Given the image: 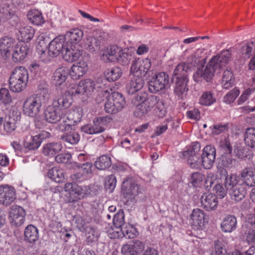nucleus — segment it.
<instances>
[{
  "label": "nucleus",
  "instance_id": "28",
  "mask_svg": "<svg viewBox=\"0 0 255 255\" xmlns=\"http://www.w3.org/2000/svg\"><path fill=\"white\" fill-rule=\"evenodd\" d=\"M71 102L69 96L60 93L56 95L53 100L52 105L60 111L70 107Z\"/></svg>",
  "mask_w": 255,
  "mask_h": 255
},
{
  "label": "nucleus",
  "instance_id": "38",
  "mask_svg": "<svg viewBox=\"0 0 255 255\" xmlns=\"http://www.w3.org/2000/svg\"><path fill=\"white\" fill-rule=\"evenodd\" d=\"M39 238L38 229L32 225L27 226L24 230V239L29 243H35Z\"/></svg>",
  "mask_w": 255,
  "mask_h": 255
},
{
  "label": "nucleus",
  "instance_id": "49",
  "mask_svg": "<svg viewBox=\"0 0 255 255\" xmlns=\"http://www.w3.org/2000/svg\"><path fill=\"white\" fill-rule=\"evenodd\" d=\"M132 59V55L128 52V49L121 48L116 61L122 65H128Z\"/></svg>",
  "mask_w": 255,
  "mask_h": 255
},
{
  "label": "nucleus",
  "instance_id": "35",
  "mask_svg": "<svg viewBox=\"0 0 255 255\" xmlns=\"http://www.w3.org/2000/svg\"><path fill=\"white\" fill-rule=\"evenodd\" d=\"M65 132L61 136V139L67 144L74 145L78 143L80 140V135L74 130L70 128L68 131L64 130Z\"/></svg>",
  "mask_w": 255,
  "mask_h": 255
},
{
  "label": "nucleus",
  "instance_id": "26",
  "mask_svg": "<svg viewBox=\"0 0 255 255\" xmlns=\"http://www.w3.org/2000/svg\"><path fill=\"white\" fill-rule=\"evenodd\" d=\"M88 71V65L85 61H81L74 64L69 70V74L74 80L83 76Z\"/></svg>",
  "mask_w": 255,
  "mask_h": 255
},
{
  "label": "nucleus",
  "instance_id": "63",
  "mask_svg": "<svg viewBox=\"0 0 255 255\" xmlns=\"http://www.w3.org/2000/svg\"><path fill=\"white\" fill-rule=\"evenodd\" d=\"M117 180L115 176L113 174L108 176L105 180V186L107 190L112 191L115 188Z\"/></svg>",
  "mask_w": 255,
  "mask_h": 255
},
{
  "label": "nucleus",
  "instance_id": "21",
  "mask_svg": "<svg viewBox=\"0 0 255 255\" xmlns=\"http://www.w3.org/2000/svg\"><path fill=\"white\" fill-rule=\"evenodd\" d=\"M144 80L141 77L133 75V77L127 83L126 89L128 94L132 95L142 90Z\"/></svg>",
  "mask_w": 255,
  "mask_h": 255
},
{
  "label": "nucleus",
  "instance_id": "48",
  "mask_svg": "<svg viewBox=\"0 0 255 255\" xmlns=\"http://www.w3.org/2000/svg\"><path fill=\"white\" fill-rule=\"evenodd\" d=\"M111 158L106 155H102L97 158L95 162V166L99 170H105L111 166Z\"/></svg>",
  "mask_w": 255,
  "mask_h": 255
},
{
  "label": "nucleus",
  "instance_id": "45",
  "mask_svg": "<svg viewBox=\"0 0 255 255\" xmlns=\"http://www.w3.org/2000/svg\"><path fill=\"white\" fill-rule=\"evenodd\" d=\"M235 80L232 72L230 69H227L224 71L222 80V84L223 88L228 89L234 85Z\"/></svg>",
  "mask_w": 255,
  "mask_h": 255
},
{
  "label": "nucleus",
  "instance_id": "18",
  "mask_svg": "<svg viewBox=\"0 0 255 255\" xmlns=\"http://www.w3.org/2000/svg\"><path fill=\"white\" fill-rule=\"evenodd\" d=\"M144 249V244L141 241L135 240L131 244L123 245L121 252L123 255H137Z\"/></svg>",
  "mask_w": 255,
  "mask_h": 255
},
{
  "label": "nucleus",
  "instance_id": "2",
  "mask_svg": "<svg viewBox=\"0 0 255 255\" xmlns=\"http://www.w3.org/2000/svg\"><path fill=\"white\" fill-rule=\"evenodd\" d=\"M28 81V72L23 67H16L11 72L8 81L9 87L13 92L24 90Z\"/></svg>",
  "mask_w": 255,
  "mask_h": 255
},
{
  "label": "nucleus",
  "instance_id": "5",
  "mask_svg": "<svg viewBox=\"0 0 255 255\" xmlns=\"http://www.w3.org/2000/svg\"><path fill=\"white\" fill-rule=\"evenodd\" d=\"M125 105L123 95L119 92H114L108 97L105 104V110L107 113L116 114L122 110Z\"/></svg>",
  "mask_w": 255,
  "mask_h": 255
},
{
  "label": "nucleus",
  "instance_id": "47",
  "mask_svg": "<svg viewBox=\"0 0 255 255\" xmlns=\"http://www.w3.org/2000/svg\"><path fill=\"white\" fill-rule=\"evenodd\" d=\"M122 74L121 69L118 67H114L111 69H108L105 72L106 79L110 82H113L119 79Z\"/></svg>",
  "mask_w": 255,
  "mask_h": 255
},
{
  "label": "nucleus",
  "instance_id": "32",
  "mask_svg": "<svg viewBox=\"0 0 255 255\" xmlns=\"http://www.w3.org/2000/svg\"><path fill=\"white\" fill-rule=\"evenodd\" d=\"M175 83L174 92L175 94L181 99H184L187 94L188 88L187 83L188 80L173 81Z\"/></svg>",
  "mask_w": 255,
  "mask_h": 255
},
{
  "label": "nucleus",
  "instance_id": "60",
  "mask_svg": "<svg viewBox=\"0 0 255 255\" xmlns=\"http://www.w3.org/2000/svg\"><path fill=\"white\" fill-rule=\"evenodd\" d=\"M190 177L191 183L194 187H199L200 186L204 179V175L198 172L193 173Z\"/></svg>",
  "mask_w": 255,
  "mask_h": 255
},
{
  "label": "nucleus",
  "instance_id": "23",
  "mask_svg": "<svg viewBox=\"0 0 255 255\" xmlns=\"http://www.w3.org/2000/svg\"><path fill=\"white\" fill-rule=\"evenodd\" d=\"M69 74V69L66 67H61L55 70L52 76V82L55 86L65 85L66 80Z\"/></svg>",
  "mask_w": 255,
  "mask_h": 255
},
{
  "label": "nucleus",
  "instance_id": "52",
  "mask_svg": "<svg viewBox=\"0 0 255 255\" xmlns=\"http://www.w3.org/2000/svg\"><path fill=\"white\" fill-rule=\"evenodd\" d=\"M187 159L189 166L193 169H199L202 166V162L200 156H182Z\"/></svg>",
  "mask_w": 255,
  "mask_h": 255
},
{
  "label": "nucleus",
  "instance_id": "46",
  "mask_svg": "<svg viewBox=\"0 0 255 255\" xmlns=\"http://www.w3.org/2000/svg\"><path fill=\"white\" fill-rule=\"evenodd\" d=\"M246 144L252 148H255V128H248L244 133Z\"/></svg>",
  "mask_w": 255,
  "mask_h": 255
},
{
  "label": "nucleus",
  "instance_id": "30",
  "mask_svg": "<svg viewBox=\"0 0 255 255\" xmlns=\"http://www.w3.org/2000/svg\"><path fill=\"white\" fill-rule=\"evenodd\" d=\"M189 70L187 64L182 62L179 64L174 70L172 81L188 80L187 73Z\"/></svg>",
  "mask_w": 255,
  "mask_h": 255
},
{
  "label": "nucleus",
  "instance_id": "11",
  "mask_svg": "<svg viewBox=\"0 0 255 255\" xmlns=\"http://www.w3.org/2000/svg\"><path fill=\"white\" fill-rule=\"evenodd\" d=\"M65 37L60 35L53 39L48 44V54L47 58H51L58 56L61 52H64V49L67 46L68 42H65Z\"/></svg>",
  "mask_w": 255,
  "mask_h": 255
},
{
  "label": "nucleus",
  "instance_id": "17",
  "mask_svg": "<svg viewBox=\"0 0 255 255\" xmlns=\"http://www.w3.org/2000/svg\"><path fill=\"white\" fill-rule=\"evenodd\" d=\"M25 212L20 206H12L9 213L10 223L12 226L18 227L21 226L25 221Z\"/></svg>",
  "mask_w": 255,
  "mask_h": 255
},
{
  "label": "nucleus",
  "instance_id": "9",
  "mask_svg": "<svg viewBox=\"0 0 255 255\" xmlns=\"http://www.w3.org/2000/svg\"><path fill=\"white\" fill-rule=\"evenodd\" d=\"M65 191L68 192L73 201L85 198L91 193L90 188L87 186H80L75 183H67L64 186Z\"/></svg>",
  "mask_w": 255,
  "mask_h": 255
},
{
  "label": "nucleus",
  "instance_id": "14",
  "mask_svg": "<svg viewBox=\"0 0 255 255\" xmlns=\"http://www.w3.org/2000/svg\"><path fill=\"white\" fill-rule=\"evenodd\" d=\"M81 111L70 110L62 117L63 125L59 126V129L63 131H68L75 124L79 123L82 118Z\"/></svg>",
  "mask_w": 255,
  "mask_h": 255
},
{
  "label": "nucleus",
  "instance_id": "54",
  "mask_svg": "<svg viewBox=\"0 0 255 255\" xmlns=\"http://www.w3.org/2000/svg\"><path fill=\"white\" fill-rule=\"evenodd\" d=\"M123 237L128 239H133L135 238L137 234V232L136 229L130 224L126 225L124 227H122Z\"/></svg>",
  "mask_w": 255,
  "mask_h": 255
},
{
  "label": "nucleus",
  "instance_id": "64",
  "mask_svg": "<svg viewBox=\"0 0 255 255\" xmlns=\"http://www.w3.org/2000/svg\"><path fill=\"white\" fill-rule=\"evenodd\" d=\"M0 101L4 104L11 102V96L7 89L2 88L0 89Z\"/></svg>",
  "mask_w": 255,
  "mask_h": 255
},
{
  "label": "nucleus",
  "instance_id": "12",
  "mask_svg": "<svg viewBox=\"0 0 255 255\" xmlns=\"http://www.w3.org/2000/svg\"><path fill=\"white\" fill-rule=\"evenodd\" d=\"M169 83L168 76L164 72L159 73L148 82V89L151 93H156L166 88Z\"/></svg>",
  "mask_w": 255,
  "mask_h": 255
},
{
  "label": "nucleus",
  "instance_id": "3",
  "mask_svg": "<svg viewBox=\"0 0 255 255\" xmlns=\"http://www.w3.org/2000/svg\"><path fill=\"white\" fill-rule=\"evenodd\" d=\"M101 87L97 83L90 79H87L79 82L78 85L71 86L69 89V93L73 96L85 95L88 96L97 88Z\"/></svg>",
  "mask_w": 255,
  "mask_h": 255
},
{
  "label": "nucleus",
  "instance_id": "51",
  "mask_svg": "<svg viewBox=\"0 0 255 255\" xmlns=\"http://www.w3.org/2000/svg\"><path fill=\"white\" fill-rule=\"evenodd\" d=\"M47 41H37V45L36 46V49L40 55V58L41 60L45 63L49 62V58H47V55L45 51V49L47 48Z\"/></svg>",
  "mask_w": 255,
  "mask_h": 255
},
{
  "label": "nucleus",
  "instance_id": "50",
  "mask_svg": "<svg viewBox=\"0 0 255 255\" xmlns=\"http://www.w3.org/2000/svg\"><path fill=\"white\" fill-rule=\"evenodd\" d=\"M201 149L200 144L198 142L192 143L187 150L182 152V156H200L199 152Z\"/></svg>",
  "mask_w": 255,
  "mask_h": 255
},
{
  "label": "nucleus",
  "instance_id": "25",
  "mask_svg": "<svg viewBox=\"0 0 255 255\" xmlns=\"http://www.w3.org/2000/svg\"><path fill=\"white\" fill-rule=\"evenodd\" d=\"M121 47L117 45L108 47L101 55V59L105 62H115L117 59Z\"/></svg>",
  "mask_w": 255,
  "mask_h": 255
},
{
  "label": "nucleus",
  "instance_id": "44",
  "mask_svg": "<svg viewBox=\"0 0 255 255\" xmlns=\"http://www.w3.org/2000/svg\"><path fill=\"white\" fill-rule=\"evenodd\" d=\"M65 37L69 39L70 44L77 43L80 42L83 37V31L78 28H74L67 31L65 34Z\"/></svg>",
  "mask_w": 255,
  "mask_h": 255
},
{
  "label": "nucleus",
  "instance_id": "33",
  "mask_svg": "<svg viewBox=\"0 0 255 255\" xmlns=\"http://www.w3.org/2000/svg\"><path fill=\"white\" fill-rule=\"evenodd\" d=\"M205 220V214L203 211L199 209L193 210L191 215L190 224L196 229L203 226Z\"/></svg>",
  "mask_w": 255,
  "mask_h": 255
},
{
  "label": "nucleus",
  "instance_id": "40",
  "mask_svg": "<svg viewBox=\"0 0 255 255\" xmlns=\"http://www.w3.org/2000/svg\"><path fill=\"white\" fill-rule=\"evenodd\" d=\"M47 176L57 183L63 182L65 179V173L64 170L57 167L49 169L47 173Z\"/></svg>",
  "mask_w": 255,
  "mask_h": 255
},
{
  "label": "nucleus",
  "instance_id": "20",
  "mask_svg": "<svg viewBox=\"0 0 255 255\" xmlns=\"http://www.w3.org/2000/svg\"><path fill=\"white\" fill-rule=\"evenodd\" d=\"M12 60L19 62L23 60L30 52V49L25 44H16L12 51Z\"/></svg>",
  "mask_w": 255,
  "mask_h": 255
},
{
  "label": "nucleus",
  "instance_id": "1",
  "mask_svg": "<svg viewBox=\"0 0 255 255\" xmlns=\"http://www.w3.org/2000/svg\"><path fill=\"white\" fill-rule=\"evenodd\" d=\"M225 177L224 185L232 200L239 202L243 200L247 194L246 186L243 183H239L240 178L236 174L227 175V171L224 169L222 171Z\"/></svg>",
  "mask_w": 255,
  "mask_h": 255
},
{
  "label": "nucleus",
  "instance_id": "13",
  "mask_svg": "<svg viewBox=\"0 0 255 255\" xmlns=\"http://www.w3.org/2000/svg\"><path fill=\"white\" fill-rule=\"evenodd\" d=\"M151 65V60L148 58L135 59L130 66V73L142 77L147 74Z\"/></svg>",
  "mask_w": 255,
  "mask_h": 255
},
{
  "label": "nucleus",
  "instance_id": "39",
  "mask_svg": "<svg viewBox=\"0 0 255 255\" xmlns=\"http://www.w3.org/2000/svg\"><path fill=\"white\" fill-rule=\"evenodd\" d=\"M62 148V144L58 142H50L43 147V153L48 156L53 157Z\"/></svg>",
  "mask_w": 255,
  "mask_h": 255
},
{
  "label": "nucleus",
  "instance_id": "7",
  "mask_svg": "<svg viewBox=\"0 0 255 255\" xmlns=\"http://www.w3.org/2000/svg\"><path fill=\"white\" fill-rule=\"evenodd\" d=\"M217 60L216 58H212L205 67H202L198 69L193 75L194 81L198 82L204 79L207 82H210L214 76V73L219 69V68L215 65Z\"/></svg>",
  "mask_w": 255,
  "mask_h": 255
},
{
  "label": "nucleus",
  "instance_id": "19",
  "mask_svg": "<svg viewBox=\"0 0 255 255\" xmlns=\"http://www.w3.org/2000/svg\"><path fill=\"white\" fill-rule=\"evenodd\" d=\"M62 54L63 58L65 61L73 62L77 60L81 56L82 51L77 49L74 45L68 43L64 49Z\"/></svg>",
  "mask_w": 255,
  "mask_h": 255
},
{
  "label": "nucleus",
  "instance_id": "59",
  "mask_svg": "<svg viewBox=\"0 0 255 255\" xmlns=\"http://www.w3.org/2000/svg\"><path fill=\"white\" fill-rule=\"evenodd\" d=\"M239 94V90L235 88L225 95L224 97L223 101L225 103L230 104L236 99Z\"/></svg>",
  "mask_w": 255,
  "mask_h": 255
},
{
  "label": "nucleus",
  "instance_id": "55",
  "mask_svg": "<svg viewBox=\"0 0 255 255\" xmlns=\"http://www.w3.org/2000/svg\"><path fill=\"white\" fill-rule=\"evenodd\" d=\"M14 14L13 11L6 5H0V20L9 19Z\"/></svg>",
  "mask_w": 255,
  "mask_h": 255
},
{
  "label": "nucleus",
  "instance_id": "10",
  "mask_svg": "<svg viewBox=\"0 0 255 255\" xmlns=\"http://www.w3.org/2000/svg\"><path fill=\"white\" fill-rule=\"evenodd\" d=\"M144 103L150 111L154 108V112L159 117L163 118L166 115L165 103L159 97L154 95L147 96Z\"/></svg>",
  "mask_w": 255,
  "mask_h": 255
},
{
  "label": "nucleus",
  "instance_id": "41",
  "mask_svg": "<svg viewBox=\"0 0 255 255\" xmlns=\"http://www.w3.org/2000/svg\"><path fill=\"white\" fill-rule=\"evenodd\" d=\"M101 39L100 37L89 36L85 40V46L91 52L98 50L100 48Z\"/></svg>",
  "mask_w": 255,
  "mask_h": 255
},
{
  "label": "nucleus",
  "instance_id": "31",
  "mask_svg": "<svg viewBox=\"0 0 255 255\" xmlns=\"http://www.w3.org/2000/svg\"><path fill=\"white\" fill-rule=\"evenodd\" d=\"M15 27L18 29L21 40L24 42H29L33 37L34 30L31 26H23L21 23H17L16 24Z\"/></svg>",
  "mask_w": 255,
  "mask_h": 255
},
{
  "label": "nucleus",
  "instance_id": "53",
  "mask_svg": "<svg viewBox=\"0 0 255 255\" xmlns=\"http://www.w3.org/2000/svg\"><path fill=\"white\" fill-rule=\"evenodd\" d=\"M216 99L211 92H205L200 97L199 103L202 105L209 106L214 103Z\"/></svg>",
  "mask_w": 255,
  "mask_h": 255
},
{
  "label": "nucleus",
  "instance_id": "58",
  "mask_svg": "<svg viewBox=\"0 0 255 255\" xmlns=\"http://www.w3.org/2000/svg\"><path fill=\"white\" fill-rule=\"evenodd\" d=\"M76 166L78 168H81L82 171V173L87 177L89 175H91L93 173V164L91 162H87L85 163L81 164L75 163Z\"/></svg>",
  "mask_w": 255,
  "mask_h": 255
},
{
  "label": "nucleus",
  "instance_id": "16",
  "mask_svg": "<svg viewBox=\"0 0 255 255\" xmlns=\"http://www.w3.org/2000/svg\"><path fill=\"white\" fill-rule=\"evenodd\" d=\"M16 199L15 190L13 187L7 184L0 185V203L8 206Z\"/></svg>",
  "mask_w": 255,
  "mask_h": 255
},
{
  "label": "nucleus",
  "instance_id": "27",
  "mask_svg": "<svg viewBox=\"0 0 255 255\" xmlns=\"http://www.w3.org/2000/svg\"><path fill=\"white\" fill-rule=\"evenodd\" d=\"M15 45V40L12 37L4 36L0 39V50L6 57L10 55Z\"/></svg>",
  "mask_w": 255,
  "mask_h": 255
},
{
  "label": "nucleus",
  "instance_id": "15",
  "mask_svg": "<svg viewBox=\"0 0 255 255\" xmlns=\"http://www.w3.org/2000/svg\"><path fill=\"white\" fill-rule=\"evenodd\" d=\"M255 214L249 215L245 224L242 226V232L247 235L246 241L249 244H255Z\"/></svg>",
  "mask_w": 255,
  "mask_h": 255
},
{
  "label": "nucleus",
  "instance_id": "61",
  "mask_svg": "<svg viewBox=\"0 0 255 255\" xmlns=\"http://www.w3.org/2000/svg\"><path fill=\"white\" fill-rule=\"evenodd\" d=\"M253 46V42H251L246 43L242 46L241 51L243 58L246 59L251 56Z\"/></svg>",
  "mask_w": 255,
  "mask_h": 255
},
{
  "label": "nucleus",
  "instance_id": "4",
  "mask_svg": "<svg viewBox=\"0 0 255 255\" xmlns=\"http://www.w3.org/2000/svg\"><path fill=\"white\" fill-rule=\"evenodd\" d=\"M143 189L131 178L125 179L122 185V192L128 201L133 202Z\"/></svg>",
  "mask_w": 255,
  "mask_h": 255
},
{
  "label": "nucleus",
  "instance_id": "6",
  "mask_svg": "<svg viewBox=\"0 0 255 255\" xmlns=\"http://www.w3.org/2000/svg\"><path fill=\"white\" fill-rule=\"evenodd\" d=\"M42 99L38 95H34L27 98L23 104V113L27 116L34 117L41 110Z\"/></svg>",
  "mask_w": 255,
  "mask_h": 255
},
{
  "label": "nucleus",
  "instance_id": "29",
  "mask_svg": "<svg viewBox=\"0 0 255 255\" xmlns=\"http://www.w3.org/2000/svg\"><path fill=\"white\" fill-rule=\"evenodd\" d=\"M241 179L245 186H255V169L250 167L244 169L241 173Z\"/></svg>",
  "mask_w": 255,
  "mask_h": 255
},
{
  "label": "nucleus",
  "instance_id": "8",
  "mask_svg": "<svg viewBox=\"0 0 255 255\" xmlns=\"http://www.w3.org/2000/svg\"><path fill=\"white\" fill-rule=\"evenodd\" d=\"M110 118L108 117H102L97 118L94 120L93 124H88L83 126L81 130L85 133L89 134H98L103 132L105 130V128L109 122Z\"/></svg>",
  "mask_w": 255,
  "mask_h": 255
},
{
  "label": "nucleus",
  "instance_id": "24",
  "mask_svg": "<svg viewBox=\"0 0 255 255\" xmlns=\"http://www.w3.org/2000/svg\"><path fill=\"white\" fill-rule=\"evenodd\" d=\"M202 207L207 211L216 209L218 201L217 196L212 193H204L201 197Z\"/></svg>",
  "mask_w": 255,
  "mask_h": 255
},
{
  "label": "nucleus",
  "instance_id": "42",
  "mask_svg": "<svg viewBox=\"0 0 255 255\" xmlns=\"http://www.w3.org/2000/svg\"><path fill=\"white\" fill-rule=\"evenodd\" d=\"M82 232L86 234L87 241L88 243L96 242L99 237L98 231L91 224L87 225Z\"/></svg>",
  "mask_w": 255,
  "mask_h": 255
},
{
  "label": "nucleus",
  "instance_id": "56",
  "mask_svg": "<svg viewBox=\"0 0 255 255\" xmlns=\"http://www.w3.org/2000/svg\"><path fill=\"white\" fill-rule=\"evenodd\" d=\"M204 49H197L188 58V62L193 66H195L196 64L200 61V59L202 58V54L204 53Z\"/></svg>",
  "mask_w": 255,
  "mask_h": 255
},
{
  "label": "nucleus",
  "instance_id": "37",
  "mask_svg": "<svg viewBox=\"0 0 255 255\" xmlns=\"http://www.w3.org/2000/svg\"><path fill=\"white\" fill-rule=\"evenodd\" d=\"M212 58H216L217 60L215 62V65L219 68V69H221L231 60V51L230 49L223 50L219 55L213 56Z\"/></svg>",
  "mask_w": 255,
  "mask_h": 255
},
{
  "label": "nucleus",
  "instance_id": "43",
  "mask_svg": "<svg viewBox=\"0 0 255 255\" xmlns=\"http://www.w3.org/2000/svg\"><path fill=\"white\" fill-rule=\"evenodd\" d=\"M29 20L36 25H41L44 22L42 13L36 9L29 10L27 13Z\"/></svg>",
  "mask_w": 255,
  "mask_h": 255
},
{
  "label": "nucleus",
  "instance_id": "34",
  "mask_svg": "<svg viewBox=\"0 0 255 255\" xmlns=\"http://www.w3.org/2000/svg\"><path fill=\"white\" fill-rule=\"evenodd\" d=\"M20 117L15 116L12 113L7 114L3 122V129L7 133H10L16 128V124L19 120Z\"/></svg>",
  "mask_w": 255,
  "mask_h": 255
},
{
  "label": "nucleus",
  "instance_id": "36",
  "mask_svg": "<svg viewBox=\"0 0 255 255\" xmlns=\"http://www.w3.org/2000/svg\"><path fill=\"white\" fill-rule=\"evenodd\" d=\"M222 230L225 233H230L237 227V219L234 216H227L221 224Z\"/></svg>",
  "mask_w": 255,
  "mask_h": 255
},
{
  "label": "nucleus",
  "instance_id": "22",
  "mask_svg": "<svg viewBox=\"0 0 255 255\" xmlns=\"http://www.w3.org/2000/svg\"><path fill=\"white\" fill-rule=\"evenodd\" d=\"M45 120L49 123L54 124L62 119L61 111L51 105L48 106L44 111Z\"/></svg>",
  "mask_w": 255,
  "mask_h": 255
},
{
  "label": "nucleus",
  "instance_id": "62",
  "mask_svg": "<svg viewBox=\"0 0 255 255\" xmlns=\"http://www.w3.org/2000/svg\"><path fill=\"white\" fill-rule=\"evenodd\" d=\"M215 252L216 255H225L227 253L224 241L217 240L214 242Z\"/></svg>",
  "mask_w": 255,
  "mask_h": 255
},
{
  "label": "nucleus",
  "instance_id": "57",
  "mask_svg": "<svg viewBox=\"0 0 255 255\" xmlns=\"http://www.w3.org/2000/svg\"><path fill=\"white\" fill-rule=\"evenodd\" d=\"M136 93L131 99V103L135 106L143 103L147 96L146 93L142 90Z\"/></svg>",
  "mask_w": 255,
  "mask_h": 255
}]
</instances>
